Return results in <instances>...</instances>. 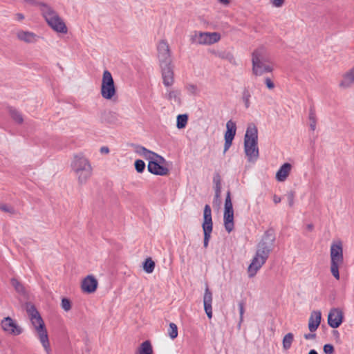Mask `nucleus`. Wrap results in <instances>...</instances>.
I'll use <instances>...</instances> for the list:
<instances>
[{
    "mask_svg": "<svg viewBox=\"0 0 354 354\" xmlns=\"http://www.w3.org/2000/svg\"><path fill=\"white\" fill-rule=\"evenodd\" d=\"M71 169L80 185L86 184L92 176L93 168L90 161L82 153L73 155Z\"/></svg>",
    "mask_w": 354,
    "mask_h": 354,
    "instance_id": "nucleus-1",
    "label": "nucleus"
},
{
    "mask_svg": "<svg viewBox=\"0 0 354 354\" xmlns=\"http://www.w3.org/2000/svg\"><path fill=\"white\" fill-rule=\"evenodd\" d=\"M258 129L254 124H250L244 136V151L249 162L259 158Z\"/></svg>",
    "mask_w": 354,
    "mask_h": 354,
    "instance_id": "nucleus-2",
    "label": "nucleus"
},
{
    "mask_svg": "<svg viewBox=\"0 0 354 354\" xmlns=\"http://www.w3.org/2000/svg\"><path fill=\"white\" fill-rule=\"evenodd\" d=\"M252 71L256 75L271 73L273 66L270 64V58L264 47H260L252 53Z\"/></svg>",
    "mask_w": 354,
    "mask_h": 354,
    "instance_id": "nucleus-3",
    "label": "nucleus"
},
{
    "mask_svg": "<svg viewBox=\"0 0 354 354\" xmlns=\"http://www.w3.org/2000/svg\"><path fill=\"white\" fill-rule=\"evenodd\" d=\"M271 250V248L266 245H261L257 248L255 254L247 269L249 278H253L257 274L266 263Z\"/></svg>",
    "mask_w": 354,
    "mask_h": 354,
    "instance_id": "nucleus-4",
    "label": "nucleus"
},
{
    "mask_svg": "<svg viewBox=\"0 0 354 354\" xmlns=\"http://www.w3.org/2000/svg\"><path fill=\"white\" fill-rule=\"evenodd\" d=\"M41 10L46 23L54 31L62 34L68 32L65 22L53 8L47 5H43Z\"/></svg>",
    "mask_w": 354,
    "mask_h": 354,
    "instance_id": "nucleus-5",
    "label": "nucleus"
},
{
    "mask_svg": "<svg viewBox=\"0 0 354 354\" xmlns=\"http://www.w3.org/2000/svg\"><path fill=\"white\" fill-rule=\"evenodd\" d=\"M100 93L102 97L106 100H112L116 96V88L111 73L105 70L103 72Z\"/></svg>",
    "mask_w": 354,
    "mask_h": 354,
    "instance_id": "nucleus-6",
    "label": "nucleus"
},
{
    "mask_svg": "<svg viewBox=\"0 0 354 354\" xmlns=\"http://www.w3.org/2000/svg\"><path fill=\"white\" fill-rule=\"evenodd\" d=\"M344 263L343 250L341 245H331L330 247V272L337 280L339 279V269Z\"/></svg>",
    "mask_w": 354,
    "mask_h": 354,
    "instance_id": "nucleus-7",
    "label": "nucleus"
},
{
    "mask_svg": "<svg viewBox=\"0 0 354 354\" xmlns=\"http://www.w3.org/2000/svg\"><path fill=\"white\" fill-rule=\"evenodd\" d=\"M221 39V35L216 32H198L195 31L192 35V43L198 45H212Z\"/></svg>",
    "mask_w": 354,
    "mask_h": 354,
    "instance_id": "nucleus-8",
    "label": "nucleus"
},
{
    "mask_svg": "<svg viewBox=\"0 0 354 354\" xmlns=\"http://www.w3.org/2000/svg\"><path fill=\"white\" fill-rule=\"evenodd\" d=\"M224 226L228 232H230L234 229V209L231 198L230 191H227L224 204V214H223Z\"/></svg>",
    "mask_w": 354,
    "mask_h": 354,
    "instance_id": "nucleus-9",
    "label": "nucleus"
},
{
    "mask_svg": "<svg viewBox=\"0 0 354 354\" xmlns=\"http://www.w3.org/2000/svg\"><path fill=\"white\" fill-rule=\"evenodd\" d=\"M203 230L204 232L203 243H207L212 231V210L209 205H205L204 207Z\"/></svg>",
    "mask_w": 354,
    "mask_h": 354,
    "instance_id": "nucleus-10",
    "label": "nucleus"
},
{
    "mask_svg": "<svg viewBox=\"0 0 354 354\" xmlns=\"http://www.w3.org/2000/svg\"><path fill=\"white\" fill-rule=\"evenodd\" d=\"M158 58L160 64H171V51L166 40H161L157 46Z\"/></svg>",
    "mask_w": 354,
    "mask_h": 354,
    "instance_id": "nucleus-11",
    "label": "nucleus"
},
{
    "mask_svg": "<svg viewBox=\"0 0 354 354\" xmlns=\"http://www.w3.org/2000/svg\"><path fill=\"white\" fill-rule=\"evenodd\" d=\"M344 321V312L339 308H332L328 315V324L333 328L340 326Z\"/></svg>",
    "mask_w": 354,
    "mask_h": 354,
    "instance_id": "nucleus-12",
    "label": "nucleus"
},
{
    "mask_svg": "<svg viewBox=\"0 0 354 354\" xmlns=\"http://www.w3.org/2000/svg\"><path fill=\"white\" fill-rule=\"evenodd\" d=\"M2 330L12 335H19L22 333V328L10 317H5L1 322Z\"/></svg>",
    "mask_w": 354,
    "mask_h": 354,
    "instance_id": "nucleus-13",
    "label": "nucleus"
},
{
    "mask_svg": "<svg viewBox=\"0 0 354 354\" xmlns=\"http://www.w3.org/2000/svg\"><path fill=\"white\" fill-rule=\"evenodd\" d=\"M165 162V160H160L158 158L154 161H149L147 165L148 171L154 175L158 176H167L169 173L167 167L162 165Z\"/></svg>",
    "mask_w": 354,
    "mask_h": 354,
    "instance_id": "nucleus-14",
    "label": "nucleus"
},
{
    "mask_svg": "<svg viewBox=\"0 0 354 354\" xmlns=\"http://www.w3.org/2000/svg\"><path fill=\"white\" fill-rule=\"evenodd\" d=\"M236 127L235 122L229 120L226 124V131L225 133L224 152H226L232 145V140L236 135Z\"/></svg>",
    "mask_w": 354,
    "mask_h": 354,
    "instance_id": "nucleus-15",
    "label": "nucleus"
},
{
    "mask_svg": "<svg viewBox=\"0 0 354 354\" xmlns=\"http://www.w3.org/2000/svg\"><path fill=\"white\" fill-rule=\"evenodd\" d=\"M162 70V77L163 84L166 87H170L174 82V71L171 64H160Z\"/></svg>",
    "mask_w": 354,
    "mask_h": 354,
    "instance_id": "nucleus-16",
    "label": "nucleus"
},
{
    "mask_svg": "<svg viewBox=\"0 0 354 354\" xmlns=\"http://www.w3.org/2000/svg\"><path fill=\"white\" fill-rule=\"evenodd\" d=\"M27 313L31 321V324L34 327V330L45 326L42 318L33 306H27Z\"/></svg>",
    "mask_w": 354,
    "mask_h": 354,
    "instance_id": "nucleus-17",
    "label": "nucleus"
},
{
    "mask_svg": "<svg viewBox=\"0 0 354 354\" xmlns=\"http://www.w3.org/2000/svg\"><path fill=\"white\" fill-rule=\"evenodd\" d=\"M98 282L93 275L86 276L81 283V288L83 292L93 293L97 290Z\"/></svg>",
    "mask_w": 354,
    "mask_h": 354,
    "instance_id": "nucleus-18",
    "label": "nucleus"
},
{
    "mask_svg": "<svg viewBox=\"0 0 354 354\" xmlns=\"http://www.w3.org/2000/svg\"><path fill=\"white\" fill-rule=\"evenodd\" d=\"M37 337L39 339L46 354H51L52 350L49 342L48 335L45 326L35 330Z\"/></svg>",
    "mask_w": 354,
    "mask_h": 354,
    "instance_id": "nucleus-19",
    "label": "nucleus"
},
{
    "mask_svg": "<svg viewBox=\"0 0 354 354\" xmlns=\"http://www.w3.org/2000/svg\"><path fill=\"white\" fill-rule=\"evenodd\" d=\"M135 152L138 153L139 156H142L145 159L149 161H154V160L159 159L160 160H164V158L161 156L146 149L145 147L136 145L135 147Z\"/></svg>",
    "mask_w": 354,
    "mask_h": 354,
    "instance_id": "nucleus-20",
    "label": "nucleus"
},
{
    "mask_svg": "<svg viewBox=\"0 0 354 354\" xmlns=\"http://www.w3.org/2000/svg\"><path fill=\"white\" fill-rule=\"evenodd\" d=\"M17 38L26 44H34L37 41L39 37L32 32L19 30L16 32Z\"/></svg>",
    "mask_w": 354,
    "mask_h": 354,
    "instance_id": "nucleus-21",
    "label": "nucleus"
},
{
    "mask_svg": "<svg viewBox=\"0 0 354 354\" xmlns=\"http://www.w3.org/2000/svg\"><path fill=\"white\" fill-rule=\"evenodd\" d=\"M322 320V313L319 310H313L311 312L308 319V329L310 332L314 333L320 325Z\"/></svg>",
    "mask_w": 354,
    "mask_h": 354,
    "instance_id": "nucleus-22",
    "label": "nucleus"
},
{
    "mask_svg": "<svg viewBox=\"0 0 354 354\" xmlns=\"http://www.w3.org/2000/svg\"><path fill=\"white\" fill-rule=\"evenodd\" d=\"M212 293L209 290L208 287H207L205 290V293L203 296V304L205 313L207 314V316L208 317L209 319H211L212 317Z\"/></svg>",
    "mask_w": 354,
    "mask_h": 354,
    "instance_id": "nucleus-23",
    "label": "nucleus"
},
{
    "mask_svg": "<svg viewBox=\"0 0 354 354\" xmlns=\"http://www.w3.org/2000/svg\"><path fill=\"white\" fill-rule=\"evenodd\" d=\"M291 169V164L286 162L282 165L276 173V180L279 182H284L290 174Z\"/></svg>",
    "mask_w": 354,
    "mask_h": 354,
    "instance_id": "nucleus-24",
    "label": "nucleus"
},
{
    "mask_svg": "<svg viewBox=\"0 0 354 354\" xmlns=\"http://www.w3.org/2000/svg\"><path fill=\"white\" fill-rule=\"evenodd\" d=\"M164 97L171 102L179 104L180 103V91L171 86L167 87Z\"/></svg>",
    "mask_w": 354,
    "mask_h": 354,
    "instance_id": "nucleus-25",
    "label": "nucleus"
},
{
    "mask_svg": "<svg viewBox=\"0 0 354 354\" xmlns=\"http://www.w3.org/2000/svg\"><path fill=\"white\" fill-rule=\"evenodd\" d=\"M354 84V66L346 72L342 77V80L339 83V86L343 88H348Z\"/></svg>",
    "mask_w": 354,
    "mask_h": 354,
    "instance_id": "nucleus-26",
    "label": "nucleus"
},
{
    "mask_svg": "<svg viewBox=\"0 0 354 354\" xmlns=\"http://www.w3.org/2000/svg\"><path fill=\"white\" fill-rule=\"evenodd\" d=\"M135 354H153V347L149 341L143 342L138 348Z\"/></svg>",
    "mask_w": 354,
    "mask_h": 354,
    "instance_id": "nucleus-27",
    "label": "nucleus"
},
{
    "mask_svg": "<svg viewBox=\"0 0 354 354\" xmlns=\"http://www.w3.org/2000/svg\"><path fill=\"white\" fill-rule=\"evenodd\" d=\"M252 91L249 88V87H244L242 93H241V101L243 102L245 108L248 109L251 105V97H252Z\"/></svg>",
    "mask_w": 354,
    "mask_h": 354,
    "instance_id": "nucleus-28",
    "label": "nucleus"
},
{
    "mask_svg": "<svg viewBox=\"0 0 354 354\" xmlns=\"http://www.w3.org/2000/svg\"><path fill=\"white\" fill-rule=\"evenodd\" d=\"M294 341V335L292 333H288L284 335L282 340L283 349L288 351L291 348L292 344Z\"/></svg>",
    "mask_w": 354,
    "mask_h": 354,
    "instance_id": "nucleus-29",
    "label": "nucleus"
},
{
    "mask_svg": "<svg viewBox=\"0 0 354 354\" xmlns=\"http://www.w3.org/2000/svg\"><path fill=\"white\" fill-rule=\"evenodd\" d=\"M214 192L215 195L213 199L212 205L214 208L218 209L221 204V187L219 186H214Z\"/></svg>",
    "mask_w": 354,
    "mask_h": 354,
    "instance_id": "nucleus-30",
    "label": "nucleus"
},
{
    "mask_svg": "<svg viewBox=\"0 0 354 354\" xmlns=\"http://www.w3.org/2000/svg\"><path fill=\"white\" fill-rule=\"evenodd\" d=\"M9 113L10 117L13 120H15L18 124H22L24 122V118L22 115L15 109L10 108Z\"/></svg>",
    "mask_w": 354,
    "mask_h": 354,
    "instance_id": "nucleus-31",
    "label": "nucleus"
},
{
    "mask_svg": "<svg viewBox=\"0 0 354 354\" xmlns=\"http://www.w3.org/2000/svg\"><path fill=\"white\" fill-rule=\"evenodd\" d=\"M154 268H155L154 261L150 257L147 258L146 260L145 261V262L143 263V270L147 273L150 274L153 272Z\"/></svg>",
    "mask_w": 354,
    "mask_h": 354,
    "instance_id": "nucleus-32",
    "label": "nucleus"
},
{
    "mask_svg": "<svg viewBox=\"0 0 354 354\" xmlns=\"http://www.w3.org/2000/svg\"><path fill=\"white\" fill-rule=\"evenodd\" d=\"M308 119L310 122V128L312 131H315L316 129L317 118L315 111L313 108L310 109Z\"/></svg>",
    "mask_w": 354,
    "mask_h": 354,
    "instance_id": "nucleus-33",
    "label": "nucleus"
},
{
    "mask_svg": "<svg viewBox=\"0 0 354 354\" xmlns=\"http://www.w3.org/2000/svg\"><path fill=\"white\" fill-rule=\"evenodd\" d=\"M187 120H188L187 115H186V114L178 115L177 116V124H176L177 128L180 129L185 128L187 124Z\"/></svg>",
    "mask_w": 354,
    "mask_h": 354,
    "instance_id": "nucleus-34",
    "label": "nucleus"
},
{
    "mask_svg": "<svg viewBox=\"0 0 354 354\" xmlns=\"http://www.w3.org/2000/svg\"><path fill=\"white\" fill-rule=\"evenodd\" d=\"M11 285L15 288V290L19 294L24 295L25 294V288L24 286L16 279H11Z\"/></svg>",
    "mask_w": 354,
    "mask_h": 354,
    "instance_id": "nucleus-35",
    "label": "nucleus"
},
{
    "mask_svg": "<svg viewBox=\"0 0 354 354\" xmlns=\"http://www.w3.org/2000/svg\"><path fill=\"white\" fill-rule=\"evenodd\" d=\"M264 243H272L274 241V234L272 230H269L266 232L263 239Z\"/></svg>",
    "mask_w": 354,
    "mask_h": 354,
    "instance_id": "nucleus-36",
    "label": "nucleus"
},
{
    "mask_svg": "<svg viewBox=\"0 0 354 354\" xmlns=\"http://www.w3.org/2000/svg\"><path fill=\"white\" fill-rule=\"evenodd\" d=\"M168 334L172 339H175L178 336V328L175 324L170 323L169 328L168 329Z\"/></svg>",
    "mask_w": 354,
    "mask_h": 354,
    "instance_id": "nucleus-37",
    "label": "nucleus"
},
{
    "mask_svg": "<svg viewBox=\"0 0 354 354\" xmlns=\"http://www.w3.org/2000/svg\"><path fill=\"white\" fill-rule=\"evenodd\" d=\"M134 165L136 170L138 173H142L145 169V163L142 160H136Z\"/></svg>",
    "mask_w": 354,
    "mask_h": 354,
    "instance_id": "nucleus-38",
    "label": "nucleus"
},
{
    "mask_svg": "<svg viewBox=\"0 0 354 354\" xmlns=\"http://www.w3.org/2000/svg\"><path fill=\"white\" fill-rule=\"evenodd\" d=\"M0 210L7 212L11 214H13L15 213V210L13 208V207L8 205L7 204L0 203Z\"/></svg>",
    "mask_w": 354,
    "mask_h": 354,
    "instance_id": "nucleus-39",
    "label": "nucleus"
},
{
    "mask_svg": "<svg viewBox=\"0 0 354 354\" xmlns=\"http://www.w3.org/2000/svg\"><path fill=\"white\" fill-rule=\"evenodd\" d=\"M287 201L290 207H292L295 203V192L290 191L286 194Z\"/></svg>",
    "mask_w": 354,
    "mask_h": 354,
    "instance_id": "nucleus-40",
    "label": "nucleus"
},
{
    "mask_svg": "<svg viewBox=\"0 0 354 354\" xmlns=\"http://www.w3.org/2000/svg\"><path fill=\"white\" fill-rule=\"evenodd\" d=\"M187 91L192 95H197L199 92L198 88L196 85L190 84L187 86Z\"/></svg>",
    "mask_w": 354,
    "mask_h": 354,
    "instance_id": "nucleus-41",
    "label": "nucleus"
},
{
    "mask_svg": "<svg viewBox=\"0 0 354 354\" xmlns=\"http://www.w3.org/2000/svg\"><path fill=\"white\" fill-rule=\"evenodd\" d=\"M62 307L66 311H68L71 308L70 301L66 298H63L62 300Z\"/></svg>",
    "mask_w": 354,
    "mask_h": 354,
    "instance_id": "nucleus-42",
    "label": "nucleus"
},
{
    "mask_svg": "<svg viewBox=\"0 0 354 354\" xmlns=\"http://www.w3.org/2000/svg\"><path fill=\"white\" fill-rule=\"evenodd\" d=\"M222 57L226 59L230 63L234 65H236V59L232 54L227 53L225 56H223Z\"/></svg>",
    "mask_w": 354,
    "mask_h": 354,
    "instance_id": "nucleus-43",
    "label": "nucleus"
},
{
    "mask_svg": "<svg viewBox=\"0 0 354 354\" xmlns=\"http://www.w3.org/2000/svg\"><path fill=\"white\" fill-rule=\"evenodd\" d=\"M324 351L326 354H333L334 353V347L332 344H325L324 346Z\"/></svg>",
    "mask_w": 354,
    "mask_h": 354,
    "instance_id": "nucleus-44",
    "label": "nucleus"
},
{
    "mask_svg": "<svg viewBox=\"0 0 354 354\" xmlns=\"http://www.w3.org/2000/svg\"><path fill=\"white\" fill-rule=\"evenodd\" d=\"M265 84L266 85V86L268 87V88L269 89H273L274 88V84L272 82V81L269 78V77H266L265 79Z\"/></svg>",
    "mask_w": 354,
    "mask_h": 354,
    "instance_id": "nucleus-45",
    "label": "nucleus"
},
{
    "mask_svg": "<svg viewBox=\"0 0 354 354\" xmlns=\"http://www.w3.org/2000/svg\"><path fill=\"white\" fill-rule=\"evenodd\" d=\"M272 3L274 6L277 8H279L283 6L284 3V0H272Z\"/></svg>",
    "mask_w": 354,
    "mask_h": 354,
    "instance_id": "nucleus-46",
    "label": "nucleus"
},
{
    "mask_svg": "<svg viewBox=\"0 0 354 354\" xmlns=\"http://www.w3.org/2000/svg\"><path fill=\"white\" fill-rule=\"evenodd\" d=\"M304 337L307 340L314 339L316 337V334L315 333V332H310V333L304 334Z\"/></svg>",
    "mask_w": 354,
    "mask_h": 354,
    "instance_id": "nucleus-47",
    "label": "nucleus"
},
{
    "mask_svg": "<svg viewBox=\"0 0 354 354\" xmlns=\"http://www.w3.org/2000/svg\"><path fill=\"white\" fill-rule=\"evenodd\" d=\"M213 181H214L215 186L218 185L219 187H221V178L218 175H216V176L214 177Z\"/></svg>",
    "mask_w": 354,
    "mask_h": 354,
    "instance_id": "nucleus-48",
    "label": "nucleus"
},
{
    "mask_svg": "<svg viewBox=\"0 0 354 354\" xmlns=\"http://www.w3.org/2000/svg\"><path fill=\"white\" fill-rule=\"evenodd\" d=\"M239 311H240V320H243V316L244 313V306L243 304H239Z\"/></svg>",
    "mask_w": 354,
    "mask_h": 354,
    "instance_id": "nucleus-49",
    "label": "nucleus"
},
{
    "mask_svg": "<svg viewBox=\"0 0 354 354\" xmlns=\"http://www.w3.org/2000/svg\"><path fill=\"white\" fill-rule=\"evenodd\" d=\"M15 18L17 21H22L24 19V15L21 13H17L15 15Z\"/></svg>",
    "mask_w": 354,
    "mask_h": 354,
    "instance_id": "nucleus-50",
    "label": "nucleus"
},
{
    "mask_svg": "<svg viewBox=\"0 0 354 354\" xmlns=\"http://www.w3.org/2000/svg\"><path fill=\"white\" fill-rule=\"evenodd\" d=\"M281 201V197L277 196V195H274V197H273V201L274 203L277 204L279 203H280Z\"/></svg>",
    "mask_w": 354,
    "mask_h": 354,
    "instance_id": "nucleus-51",
    "label": "nucleus"
},
{
    "mask_svg": "<svg viewBox=\"0 0 354 354\" xmlns=\"http://www.w3.org/2000/svg\"><path fill=\"white\" fill-rule=\"evenodd\" d=\"M100 151L102 153H108L109 152V149L107 147H102L100 149Z\"/></svg>",
    "mask_w": 354,
    "mask_h": 354,
    "instance_id": "nucleus-52",
    "label": "nucleus"
},
{
    "mask_svg": "<svg viewBox=\"0 0 354 354\" xmlns=\"http://www.w3.org/2000/svg\"><path fill=\"white\" fill-rule=\"evenodd\" d=\"M219 3L223 5L228 6L230 3V0H218Z\"/></svg>",
    "mask_w": 354,
    "mask_h": 354,
    "instance_id": "nucleus-53",
    "label": "nucleus"
},
{
    "mask_svg": "<svg viewBox=\"0 0 354 354\" xmlns=\"http://www.w3.org/2000/svg\"><path fill=\"white\" fill-rule=\"evenodd\" d=\"M308 354H318L315 350H310Z\"/></svg>",
    "mask_w": 354,
    "mask_h": 354,
    "instance_id": "nucleus-54",
    "label": "nucleus"
},
{
    "mask_svg": "<svg viewBox=\"0 0 354 354\" xmlns=\"http://www.w3.org/2000/svg\"><path fill=\"white\" fill-rule=\"evenodd\" d=\"M307 227L308 230H311L313 228V225L312 224H309L307 225Z\"/></svg>",
    "mask_w": 354,
    "mask_h": 354,
    "instance_id": "nucleus-55",
    "label": "nucleus"
}]
</instances>
